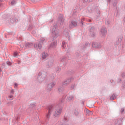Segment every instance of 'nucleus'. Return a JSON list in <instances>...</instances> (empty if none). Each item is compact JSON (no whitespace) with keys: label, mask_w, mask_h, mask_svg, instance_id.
<instances>
[{"label":"nucleus","mask_w":125,"mask_h":125,"mask_svg":"<svg viewBox=\"0 0 125 125\" xmlns=\"http://www.w3.org/2000/svg\"><path fill=\"white\" fill-rule=\"evenodd\" d=\"M124 111H125V109H124V108H121V114H123Z\"/></svg>","instance_id":"58836bf2"},{"label":"nucleus","mask_w":125,"mask_h":125,"mask_svg":"<svg viewBox=\"0 0 125 125\" xmlns=\"http://www.w3.org/2000/svg\"><path fill=\"white\" fill-rule=\"evenodd\" d=\"M9 98H13V96L12 95L9 96Z\"/></svg>","instance_id":"de8ad7c7"},{"label":"nucleus","mask_w":125,"mask_h":125,"mask_svg":"<svg viewBox=\"0 0 125 125\" xmlns=\"http://www.w3.org/2000/svg\"><path fill=\"white\" fill-rule=\"evenodd\" d=\"M20 116L21 115L20 114H18L16 116V123H17L18 121L19 120V119H20Z\"/></svg>","instance_id":"b1692460"},{"label":"nucleus","mask_w":125,"mask_h":125,"mask_svg":"<svg viewBox=\"0 0 125 125\" xmlns=\"http://www.w3.org/2000/svg\"><path fill=\"white\" fill-rule=\"evenodd\" d=\"M55 85V82H51V83L48 84L47 85V90L48 91H51L52 89V87Z\"/></svg>","instance_id":"0eeeda50"},{"label":"nucleus","mask_w":125,"mask_h":125,"mask_svg":"<svg viewBox=\"0 0 125 125\" xmlns=\"http://www.w3.org/2000/svg\"><path fill=\"white\" fill-rule=\"evenodd\" d=\"M101 33L103 37L106 36V34H107V30H106V28L104 26H103L101 30Z\"/></svg>","instance_id":"1a4fd4ad"},{"label":"nucleus","mask_w":125,"mask_h":125,"mask_svg":"<svg viewBox=\"0 0 125 125\" xmlns=\"http://www.w3.org/2000/svg\"><path fill=\"white\" fill-rule=\"evenodd\" d=\"M14 56L15 57L16 56H17V53L16 52H14Z\"/></svg>","instance_id":"c03bdc74"},{"label":"nucleus","mask_w":125,"mask_h":125,"mask_svg":"<svg viewBox=\"0 0 125 125\" xmlns=\"http://www.w3.org/2000/svg\"><path fill=\"white\" fill-rule=\"evenodd\" d=\"M76 57H80V54L79 53H76Z\"/></svg>","instance_id":"37998d69"},{"label":"nucleus","mask_w":125,"mask_h":125,"mask_svg":"<svg viewBox=\"0 0 125 125\" xmlns=\"http://www.w3.org/2000/svg\"><path fill=\"white\" fill-rule=\"evenodd\" d=\"M122 86L123 88H125V80H124L123 82Z\"/></svg>","instance_id":"72a5a7b5"},{"label":"nucleus","mask_w":125,"mask_h":125,"mask_svg":"<svg viewBox=\"0 0 125 125\" xmlns=\"http://www.w3.org/2000/svg\"><path fill=\"white\" fill-rule=\"evenodd\" d=\"M67 51H68V52H70L71 51V50L70 49V48H69L68 49Z\"/></svg>","instance_id":"864d4df0"},{"label":"nucleus","mask_w":125,"mask_h":125,"mask_svg":"<svg viewBox=\"0 0 125 125\" xmlns=\"http://www.w3.org/2000/svg\"><path fill=\"white\" fill-rule=\"evenodd\" d=\"M60 70V69L59 68V67H57L56 68V73H59Z\"/></svg>","instance_id":"4c0bfd02"},{"label":"nucleus","mask_w":125,"mask_h":125,"mask_svg":"<svg viewBox=\"0 0 125 125\" xmlns=\"http://www.w3.org/2000/svg\"><path fill=\"white\" fill-rule=\"evenodd\" d=\"M67 99L70 101V100H73L74 99V96H70L69 97H67Z\"/></svg>","instance_id":"bb28decb"},{"label":"nucleus","mask_w":125,"mask_h":125,"mask_svg":"<svg viewBox=\"0 0 125 125\" xmlns=\"http://www.w3.org/2000/svg\"><path fill=\"white\" fill-rule=\"evenodd\" d=\"M12 5H14V4H16V0H12L11 2Z\"/></svg>","instance_id":"c756f323"},{"label":"nucleus","mask_w":125,"mask_h":125,"mask_svg":"<svg viewBox=\"0 0 125 125\" xmlns=\"http://www.w3.org/2000/svg\"><path fill=\"white\" fill-rule=\"evenodd\" d=\"M52 66H53V60H50L48 62L46 67L47 68H51Z\"/></svg>","instance_id":"4468645a"},{"label":"nucleus","mask_w":125,"mask_h":125,"mask_svg":"<svg viewBox=\"0 0 125 125\" xmlns=\"http://www.w3.org/2000/svg\"><path fill=\"white\" fill-rule=\"evenodd\" d=\"M6 64H7L8 66H11V65H12V63L10 61H7Z\"/></svg>","instance_id":"7c9ffc66"},{"label":"nucleus","mask_w":125,"mask_h":125,"mask_svg":"<svg viewBox=\"0 0 125 125\" xmlns=\"http://www.w3.org/2000/svg\"><path fill=\"white\" fill-rule=\"evenodd\" d=\"M8 21L12 24H13V23H15V22H16V18H15V16L9 17Z\"/></svg>","instance_id":"9b49d317"},{"label":"nucleus","mask_w":125,"mask_h":125,"mask_svg":"<svg viewBox=\"0 0 125 125\" xmlns=\"http://www.w3.org/2000/svg\"><path fill=\"white\" fill-rule=\"evenodd\" d=\"M89 22H91V20H89Z\"/></svg>","instance_id":"774afa93"},{"label":"nucleus","mask_w":125,"mask_h":125,"mask_svg":"<svg viewBox=\"0 0 125 125\" xmlns=\"http://www.w3.org/2000/svg\"><path fill=\"white\" fill-rule=\"evenodd\" d=\"M74 114H75V116H78L79 115V112H78V111L75 110L74 111Z\"/></svg>","instance_id":"f704fd0d"},{"label":"nucleus","mask_w":125,"mask_h":125,"mask_svg":"<svg viewBox=\"0 0 125 125\" xmlns=\"http://www.w3.org/2000/svg\"><path fill=\"white\" fill-rule=\"evenodd\" d=\"M89 45V44L88 43H86L85 45H83V47H82V49H85L86 48V46H88Z\"/></svg>","instance_id":"393cba45"},{"label":"nucleus","mask_w":125,"mask_h":125,"mask_svg":"<svg viewBox=\"0 0 125 125\" xmlns=\"http://www.w3.org/2000/svg\"><path fill=\"white\" fill-rule=\"evenodd\" d=\"M45 41V38L43 37H41L40 38V42L38 43H36L34 45V48H36L38 51H40L41 49H42V44L43 42H44V41Z\"/></svg>","instance_id":"20e7f679"},{"label":"nucleus","mask_w":125,"mask_h":125,"mask_svg":"<svg viewBox=\"0 0 125 125\" xmlns=\"http://www.w3.org/2000/svg\"><path fill=\"white\" fill-rule=\"evenodd\" d=\"M92 45V47H94V48H96L97 49H99V48L101 47L100 43H98L97 42H93Z\"/></svg>","instance_id":"9d476101"},{"label":"nucleus","mask_w":125,"mask_h":125,"mask_svg":"<svg viewBox=\"0 0 125 125\" xmlns=\"http://www.w3.org/2000/svg\"><path fill=\"white\" fill-rule=\"evenodd\" d=\"M62 125H68V124H62Z\"/></svg>","instance_id":"052dcab7"},{"label":"nucleus","mask_w":125,"mask_h":125,"mask_svg":"<svg viewBox=\"0 0 125 125\" xmlns=\"http://www.w3.org/2000/svg\"><path fill=\"white\" fill-rule=\"evenodd\" d=\"M0 2H2L3 1V0H0Z\"/></svg>","instance_id":"bf43d9fd"},{"label":"nucleus","mask_w":125,"mask_h":125,"mask_svg":"<svg viewBox=\"0 0 125 125\" xmlns=\"http://www.w3.org/2000/svg\"><path fill=\"white\" fill-rule=\"evenodd\" d=\"M64 120L65 121H67V118L64 117Z\"/></svg>","instance_id":"6e6d98bb"},{"label":"nucleus","mask_w":125,"mask_h":125,"mask_svg":"<svg viewBox=\"0 0 125 125\" xmlns=\"http://www.w3.org/2000/svg\"><path fill=\"white\" fill-rule=\"evenodd\" d=\"M21 62H20V61H19L18 62V64H20Z\"/></svg>","instance_id":"4d7b16f0"},{"label":"nucleus","mask_w":125,"mask_h":125,"mask_svg":"<svg viewBox=\"0 0 125 125\" xmlns=\"http://www.w3.org/2000/svg\"><path fill=\"white\" fill-rule=\"evenodd\" d=\"M58 36H59V30L57 29V24L56 23L52 28V41H54Z\"/></svg>","instance_id":"f03ea898"},{"label":"nucleus","mask_w":125,"mask_h":125,"mask_svg":"<svg viewBox=\"0 0 125 125\" xmlns=\"http://www.w3.org/2000/svg\"><path fill=\"white\" fill-rule=\"evenodd\" d=\"M66 61H67V57L62 58L61 60V62H62V63H65V62H66Z\"/></svg>","instance_id":"5701e85b"},{"label":"nucleus","mask_w":125,"mask_h":125,"mask_svg":"<svg viewBox=\"0 0 125 125\" xmlns=\"http://www.w3.org/2000/svg\"><path fill=\"white\" fill-rule=\"evenodd\" d=\"M123 22H124V23H125V16L124 18V19H123Z\"/></svg>","instance_id":"603ef678"},{"label":"nucleus","mask_w":125,"mask_h":125,"mask_svg":"<svg viewBox=\"0 0 125 125\" xmlns=\"http://www.w3.org/2000/svg\"><path fill=\"white\" fill-rule=\"evenodd\" d=\"M50 47L55 48V47H56V42L54 41L53 42L51 43L50 45Z\"/></svg>","instance_id":"aec40b11"},{"label":"nucleus","mask_w":125,"mask_h":125,"mask_svg":"<svg viewBox=\"0 0 125 125\" xmlns=\"http://www.w3.org/2000/svg\"><path fill=\"white\" fill-rule=\"evenodd\" d=\"M95 28L94 27H90L89 29V33L91 37H94L95 36Z\"/></svg>","instance_id":"423d86ee"},{"label":"nucleus","mask_w":125,"mask_h":125,"mask_svg":"<svg viewBox=\"0 0 125 125\" xmlns=\"http://www.w3.org/2000/svg\"><path fill=\"white\" fill-rule=\"evenodd\" d=\"M121 78H119L118 81H117L118 83H121Z\"/></svg>","instance_id":"ea45409f"},{"label":"nucleus","mask_w":125,"mask_h":125,"mask_svg":"<svg viewBox=\"0 0 125 125\" xmlns=\"http://www.w3.org/2000/svg\"><path fill=\"white\" fill-rule=\"evenodd\" d=\"M74 73V71L73 70H69L68 71V74H69L70 75H72V74Z\"/></svg>","instance_id":"473e14b6"},{"label":"nucleus","mask_w":125,"mask_h":125,"mask_svg":"<svg viewBox=\"0 0 125 125\" xmlns=\"http://www.w3.org/2000/svg\"><path fill=\"white\" fill-rule=\"evenodd\" d=\"M54 78V74H53V77L52 78Z\"/></svg>","instance_id":"680f3d73"},{"label":"nucleus","mask_w":125,"mask_h":125,"mask_svg":"<svg viewBox=\"0 0 125 125\" xmlns=\"http://www.w3.org/2000/svg\"><path fill=\"white\" fill-rule=\"evenodd\" d=\"M2 66H3V67H5V63H3L2 64Z\"/></svg>","instance_id":"5fc2aeb1"},{"label":"nucleus","mask_w":125,"mask_h":125,"mask_svg":"<svg viewBox=\"0 0 125 125\" xmlns=\"http://www.w3.org/2000/svg\"><path fill=\"white\" fill-rule=\"evenodd\" d=\"M10 93H11L12 94H13L14 93V90L12 89L10 92Z\"/></svg>","instance_id":"79ce46f5"},{"label":"nucleus","mask_w":125,"mask_h":125,"mask_svg":"<svg viewBox=\"0 0 125 125\" xmlns=\"http://www.w3.org/2000/svg\"><path fill=\"white\" fill-rule=\"evenodd\" d=\"M63 35H64V36H65V37H66V38L68 39V40L69 41H70V40H71V38H70V34L69 33V32L66 30H64L63 31Z\"/></svg>","instance_id":"2eb2a0df"},{"label":"nucleus","mask_w":125,"mask_h":125,"mask_svg":"<svg viewBox=\"0 0 125 125\" xmlns=\"http://www.w3.org/2000/svg\"><path fill=\"white\" fill-rule=\"evenodd\" d=\"M2 70H1V69H0V72H2Z\"/></svg>","instance_id":"69168bd1"},{"label":"nucleus","mask_w":125,"mask_h":125,"mask_svg":"<svg viewBox=\"0 0 125 125\" xmlns=\"http://www.w3.org/2000/svg\"><path fill=\"white\" fill-rule=\"evenodd\" d=\"M116 4L114 3V4H113L114 6H116Z\"/></svg>","instance_id":"0e129e2a"},{"label":"nucleus","mask_w":125,"mask_h":125,"mask_svg":"<svg viewBox=\"0 0 125 125\" xmlns=\"http://www.w3.org/2000/svg\"><path fill=\"white\" fill-rule=\"evenodd\" d=\"M81 103H82V105H84V101H83Z\"/></svg>","instance_id":"09e8293b"},{"label":"nucleus","mask_w":125,"mask_h":125,"mask_svg":"<svg viewBox=\"0 0 125 125\" xmlns=\"http://www.w3.org/2000/svg\"><path fill=\"white\" fill-rule=\"evenodd\" d=\"M14 85H15V88L16 87H17L18 84H17V83H15Z\"/></svg>","instance_id":"49530a36"},{"label":"nucleus","mask_w":125,"mask_h":125,"mask_svg":"<svg viewBox=\"0 0 125 125\" xmlns=\"http://www.w3.org/2000/svg\"><path fill=\"white\" fill-rule=\"evenodd\" d=\"M37 106V104L35 103H31L30 105V109H35Z\"/></svg>","instance_id":"412c9836"},{"label":"nucleus","mask_w":125,"mask_h":125,"mask_svg":"<svg viewBox=\"0 0 125 125\" xmlns=\"http://www.w3.org/2000/svg\"><path fill=\"white\" fill-rule=\"evenodd\" d=\"M92 8L93 10H94L96 12V19L97 21H98V20H100V11H99L98 7L96 6H94Z\"/></svg>","instance_id":"39448f33"},{"label":"nucleus","mask_w":125,"mask_h":125,"mask_svg":"<svg viewBox=\"0 0 125 125\" xmlns=\"http://www.w3.org/2000/svg\"><path fill=\"white\" fill-rule=\"evenodd\" d=\"M32 29H33V26L32 25V24L29 25L28 28V31H32Z\"/></svg>","instance_id":"c85d7f7f"},{"label":"nucleus","mask_w":125,"mask_h":125,"mask_svg":"<svg viewBox=\"0 0 125 125\" xmlns=\"http://www.w3.org/2000/svg\"><path fill=\"white\" fill-rule=\"evenodd\" d=\"M118 14H119V12L118 11V10L116 8V11L115 12L114 15H115V16H118Z\"/></svg>","instance_id":"2f4dec72"},{"label":"nucleus","mask_w":125,"mask_h":125,"mask_svg":"<svg viewBox=\"0 0 125 125\" xmlns=\"http://www.w3.org/2000/svg\"><path fill=\"white\" fill-rule=\"evenodd\" d=\"M117 98V95L116 94H113L111 96H110V99L111 100H114Z\"/></svg>","instance_id":"4be33fe9"},{"label":"nucleus","mask_w":125,"mask_h":125,"mask_svg":"<svg viewBox=\"0 0 125 125\" xmlns=\"http://www.w3.org/2000/svg\"><path fill=\"white\" fill-rule=\"evenodd\" d=\"M59 21L61 22V25H63L64 24V19L63 18V17H59Z\"/></svg>","instance_id":"f3484780"},{"label":"nucleus","mask_w":125,"mask_h":125,"mask_svg":"<svg viewBox=\"0 0 125 125\" xmlns=\"http://www.w3.org/2000/svg\"><path fill=\"white\" fill-rule=\"evenodd\" d=\"M86 113H87V114H89V113H90V111L86 110Z\"/></svg>","instance_id":"8fccbe9b"},{"label":"nucleus","mask_w":125,"mask_h":125,"mask_svg":"<svg viewBox=\"0 0 125 125\" xmlns=\"http://www.w3.org/2000/svg\"><path fill=\"white\" fill-rule=\"evenodd\" d=\"M93 0H83V2H92Z\"/></svg>","instance_id":"cd10ccee"},{"label":"nucleus","mask_w":125,"mask_h":125,"mask_svg":"<svg viewBox=\"0 0 125 125\" xmlns=\"http://www.w3.org/2000/svg\"><path fill=\"white\" fill-rule=\"evenodd\" d=\"M71 88H72L73 89H74V88H75V85H72L71 86Z\"/></svg>","instance_id":"3c124183"},{"label":"nucleus","mask_w":125,"mask_h":125,"mask_svg":"<svg viewBox=\"0 0 125 125\" xmlns=\"http://www.w3.org/2000/svg\"><path fill=\"white\" fill-rule=\"evenodd\" d=\"M107 1H109V2H110V1H111V0H107Z\"/></svg>","instance_id":"e2e57ef3"},{"label":"nucleus","mask_w":125,"mask_h":125,"mask_svg":"<svg viewBox=\"0 0 125 125\" xmlns=\"http://www.w3.org/2000/svg\"><path fill=\"white\" fill-rule=\"evenodd\" d=\"M50 22H53V20H51V21H50Z\"/></svg>","instance_id":"338daca9"},{"label":"nucleus","mask_w":125,"mask_h":125,"mask_svg":"<svg viewBox=\"0 0 125 125\" xmlns=\"http://www.w3.org/2000/svg\"><path fill=\"white\" fill-rule=\"evenodd\" d=\"M125 73L124 72H123L122 74V78H124V77H125Z\"/></svg>","instance_id":"a18cd8bd"},{"label":"nucleus","mask_w":125,"mask_h":125,"mask_svg":"<svg viewBox=\"0 0 125 125\" xmlns=\"http://www.w3.org/2000/svg\"><path fill=\"white\" fill-rule=\"evenodd\" d=\"M31 0V1H36V0Z\"/></svg>","instance_id":"13d9d810"},{"label":"nucleus","mask_w":125,"mask_h":125,"mask_svg":"<svg viewBox=\"0 0 125 125\" xmlns=\"http://www.w3.org/2000/svg\"><path fill=\"white\" fill-rule=\"evenodd\" d=\"M63 90V88L62 87H59L58 88V91H59V92H61V91Z\"/></svg>","instance_id":"c9c22d12"},{"label":"nucleus","mask_w":125,"mask_h":125,"mask_svg":"<svg viewBox=\"0 0 125 125\" xmlns=\"http://www.w3.org/2000/svg\"><path fill=\"white\" fill-rule=\"evenodd\" d=\"M80 24H81L82 25H83V21L81 20V21L80 22Z\"/></svg>","instance_id":"a19ab883"},{"label":"nucleus","mask_w":125,"mask_h":125,"mask_svg":"<svg viewBox=\"0 0 125 125\" xmlns=\"http://www.w3.org/2000/svg\"><path fill=\"white\" fill-rule=\"evenodd\" d=\"M123 119H124V118L116 119L114 122V125H121L122 120H123Z\"/></svg>","instance_id":"f8f14e48"},{"label":"nucleus","mask_w":125,"mask_h":125,"mask_svg":"<svg viewBox=\"0 0 125 125\" xmlns=\"http://www.w3.org/2000/svg\"><path fill=\"white\" fill-rule=\"evenodd\" d=\"M64 102H65V98H62L60 100L58 104H57L55 106L54 105L52 104L51 105L47 107V110H48V111L46 115L45 118V122L46 124L48 123V121H49V119H50V116H51V114L52 112H53V110H54V107L56 110L54 114V117L58 118V117L60 116V114L62 112L63 107H64Z\"/></svg>","instance_id":"f257e3e1"},{"label":"nucleus","mask_w":125,"mask_h":125,"mask_svg":"<svg viewBox=\"0 0 125 125\" xmlns=\"http://www.w3.org/2000/svg\"><path fill=\"white\" fill-rule=\"evenodd\" d=\"M47 76V72L45 71H42V72H39L38 73V76L37 77V80L39 83L43 82Z\"/></svg>","instance_id":"7ed1b4c3"},{"label":"nucleus","mask_w":125,"mask_h":125,"mask_svg":"<svg viewBox=\"0 0 125 125\" xmlns=\"http://www.w3.org/2000/svg\"><path fill=\"white\" fill-rule=\"evenodd\" d=\"M121 42H122V38H119L118 40L115 42L114 44H116V45H119V44L121 43Z\"/></svg>","instance_id":"6ab92c4d"},{"label":"nucleus","mask_w":125,"mask_h":125,"mask_svg":"<svg viewBox=\"0 0 125 125\" xmlns=\"http://www.w3.org/2000/svg\"><path fill=\"white\" fill-rule=\"evenodd\" d=\"M106 25H110V21H105Z\"/></svg>","instance_id":"e433bc0d"},{"label":"nucleus","mask_w":125,"mask_h":125,"mask_svg":"<svg viewBox=\"0 0 125 125\" xmlns=\"http://www.w3.org/2000/svg\"><path fill=\"white\" fill-rule=\"evenodd\" d=\"M47 56V54H46L45 52H43L41 55V59H42V60H43V59H45Z\"/></svg>","instance_id":"a211bd4d"},{"label":"nucleus","mask_w":125,"mask_h":125,"mask_svg":"<svg viewBox=\"0 0 125 125\" xmlns=\"http://www.w3.org/2000/svg\"><path fill=\"white\" fill-rule=\"evenodd\" d=\"M62 46L63 48H66V42H62Z\"/></svg>","instance_id":"a878e982"},{"label":"nucleus","mask_w":125,"mask_h":125,"mask_svg":"<svg viewBox=\"0 0 125 125\" xmlns=\"http://www.w3.org/2000/svg\"><path fill=\"white\" fill-rule=\"evenodd\" d=\"M79 23H78L75 21H72L71 23L69 24L70 29H73L74 27H77Z\"/></svg>","instance_id":"6e6552de"},{"label":"nucleus","mask_w":125,"mask_h":125,"mask_svg":"<svg viewBox=\"0 0 125 125\" xmlns=\"http://www.w3.org/2000/svg\"><path fill=\"white\" fill-rule=\"evenodd\" d=\"M24 45L26 48H31V47H32L34 44L32 43L27 42L24 44Z\"/></svg>","instance_id":"dca6fc26"},{"label":"nucleus","mask_w":125,"mask_h":125,"mask_svg":"<svg viewBox=\"0 0 125 125\" xmlns=\"http://www.w3.org/2000/svg\"><path fill=\"white\" fill-rule=\"evenodd\" d=\"M72 80H73V78H69V79H67L66 80L64 81V82L63 83V85H68L69 84V83H70V82H71V81H72Z\"/></svg>","instance_id":"ddd939ff"}]
</instances>
